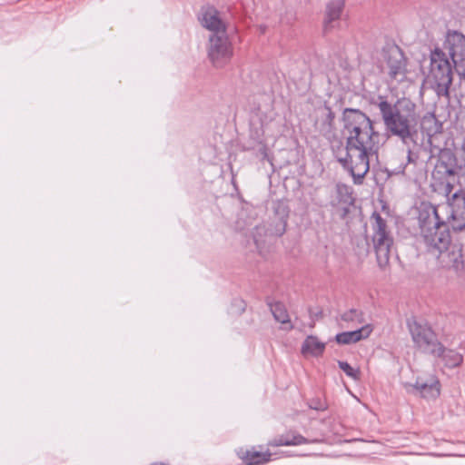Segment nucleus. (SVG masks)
Segmentation results:
<instances>
[{
  "mask_svg": "<svg viewBox=\"0 0 465 465\" xmlns=\"http://www.w3.org/2000/svg\"><path fill=\"white\" fill-rule=\"evenodd\" d=\"M408 327L412 341L420 351L430 355L442 352V344L428 324L413 321L408 322Z\"/></svg>",
  "mask_w": 465,
  "mask_h": 465,
  "instance_id": "nucleus-8",
  "label": "nucleus"
},
{
  "mask_svg": "<svg viewBox=\"0 0 465 465\" xmlns=\"http://www.w3.org/2000/svg\"><path fill=\"white\" fill-rule=\"evenodd\" d=\"M408 160H409V162L411 161V152L410 150L408 152Z\"/></svg>",
  "mask_w": 465,
  "mask_h": 465,
  "instance_id": "nucleus-29",
  "label": "nucleus"
},
{
  "mask_svg": "<svg viewBox=\"0 0 465 465\" xmlns=\"http://www.w3.org/2000/svg\"><path fill=\"white\" fill-rule=\"evenodd\" d=\"M311 408L312 409H315V410H321V409H323V407L322 406H313V405H310Z\"/></svg>",
  "mask_w": 465,
  "mask_h": 465,
  "instance_id": "nucleus-28",
  "label": "nucleus"
},
{
  "mask_svg": "<svg viewBox=\"0 0 465 465\" xmlns=\"http://www.w3.org/2000/svg\"><path fill=\"white\" fill-rule=\"evenodd\" d=\"M297 441H287L285 440V437L283 435H281L271 441H269L268 445L272 447H280V446H290L291 444H295Z\"/></svg>",
  "mask_w": 465,
  "mask_h": 465,
  "instance_id": "nucleus-26",
  "label": "nucleus"
},
{
  "mask_svg": "<svg viewBox=\"0 0 465 465\" xmlns=\"http://www.w3.org/2000/svg\"><path fill=\"white\" fill-rule=\"evenodd\" d=\"M420 236L426 245L427 251L437 254L450 245V235L448 226L440 220L437 209L432 205H423L419 211Z\"/></svg>",
  "mask_w": 465,
  "mask_h": 465,
  "instance_id": "nucleus-4",
  "label": "nucleus"
},
{
  "mask_svg": "<svg viewBox=\"0 0 465 465\" xmlns=\"http://www.w3.org/2000/svg\"><path fill=\"white\" fill-rule=\"evenodd\" d=\"M283 437H285V440H287V441H291V442L297 441V443L291 444L290 446H297V445H302V444H306L309 442L315 441V440L311 441V440H307L305 437H303L302 435L298 434V433H287V434L283 435Z\"/></svg>",
  "mask_w": 465,
  "mask_h": 465,
  "instance_id": "nucleus-25",
  "label": "nucleus"
},
{
  "mask_svg": "<svg viewBox=\"0 0 465 465\" xmlns=\"http://www.w3.org/2000/svg\"><path fill=\"white\" fill-rule=\"evenodd\" d=\"M198 19L211 32L207 48L208 58L214 67H223L233 55V46L228 37L224 20L220 12L205 5L199 12Z\"/></svg>",
  "mask_w": 465,
  "mask_h": 465,
  "instance_id": "nucleus-2",
  "label": "nucleus"
},
{
  "mask_svg": "<svg viewBox=\"0 0 465 465\" xmlns=\"http://www.w3.org/2000/svg\"><path fill=\"white\" fill-rule=\"evenodd\" d=\"M270 309L275 321L282 324L283 330L291 331L293 329V325L291 322L288 312L284 304L280 302L270 303Z\"/></svg>",
  "mask_w": 465,
  "mask_h": 465,
  "instance_id": "nucleus-19",
  "label": "nucleus"
},
{
  "mask_svg": "<svg viewBox=\"0 0 465 465\" xmlns=\"http://www.w3.org/2000/svg\"><path fill=\"white\" fill-rule=\"evenodd\" d=\"M372 332V327L366 324L351 331H344L336 335V341L340 344H350L368 338Z\"/></svg>",
  "mask_w": 465,
  "mask_h": 465,
  "instance_id": "nucleus-15",
  "label": "nucleus"
},
{
  "mask_svg": "<svg viewBox=\"0 0 465 465\" xmlns=\"http://www.w3.org/2000/svg\"><path fill=\"white\" fill-rule=\"evenodd\" d=\"M432 356L441 358L444 364L449 368H455L460 366L463 361V356L450 349H446L442 345V352L433 353Z\"/></svg>",
  "mask_w": 465,
  "mask_h": 465,
  "instance_id": "nucleus-21",
  "label": "nucleus"
},
{
  "mask_svg": "<svg viewBox=\"0 0 465 465\" xmlns=\"http://www.w3.org/2000/svg\"><path fill=\"white\" fill-rule=\"evenodd\" d=\"M237 454L245 465H262L272 460V453L269 450L260 451L254 447L250 450L241 449Z\"/></svg>",
  "mask_w": 465,
  "mask_h": 465,
  "instance_id": "nucleus-14",
  "label": "nucleus"
},
{
  "mask_svg": "<svg viewBox=\"0 0 465 465\" xmlns=\"http://www.w3.org/2000/svg\"><path fill=\"white\" fill-rule=\"evenodd\" d=\"M445 48L449 51L458 72L462 69V74H465V35L457 31L449 32Z\"/></svg>",
  "mask_w": 465,
  "mask_h": 465,
  "instance_id": "nucleus-10",
  "label": "nucleus"
},
{
  "mask_svg": "<svg viewBox=\"0 0 465 465\" xmlns=\"http://www.w3.org/2000/svg\"><path fill=\"white\" fill-rule=\"evenodd\" d=\"M430 455H432V456H438V457L442 456L441 454H434V453H431Z\"/></svg>",
  "mask_w": 465,
  "mask_h": 465,
  "instance_id": "nucleus-31",
  "label": "nucleus"
},
{
  "mask_svg": "<svg viewBox=\"0 0 465 465\" xmlns=\"http://www.w3.org/2000/svg\"><path fill=\"white\" fill-rule=\"evenodd\" d=\"M275 212L280 214V223L277 225L275 233L279 236L282 235L286 230L287 219H288V207L286 204L280 203L275 208Z\"/></svg>",
  "mask_w": 465,
  "mask_h": 465,
  "instance_id": "nucleus-22",
  "label": "nucleus"
},
{
  "mask_svg": "<svg viewBox=\"0 0 465 465\" xmlns=\"http://www.w3.org/2000/svg\"><path fill=\"white\" fill-rule=\"evenodd\" d=\"M447 188H448V189L450 190V184H447Z\"/></svg>",
  "mask_w": 465,
  "mask_h": 465,
  "instance_id": "nucleus-32",
  "label": "nucleus"
},
{
  "mask_svg": "<svg viewBox=\"0 0 465 465\" xmlns=\"http://www.w3.org/2000/svg\"><path fill=\"white\" fill-rule=\"evenodd\" d=\"M377 152L361 148L347 147L344 152L336 153L338 162L353 178L355 183H361L370 169V157Z\"/></svg>",
  "mask_w": 465,
  "mask_h": 465,
  "instance_id": "nucleus-6",
  "label": "nucleus"
},
{
  "mask_svg": "<svg viewBox=\"0 0 465 465\" xmlns=\"http://www.w3.org/2000/svg\"><path fill=\"white\" fill-rule=\"evenodd\" d=\"M371 104L379 108L389 134L400 138L404 143L412 138L420 119L414 102L404 97L391 104L386 96L378 95Z\"/></svg>",
  "mask_w": 465,
  "mask_h": 465,
  "instance_id": "nucleus-1",
  "label": "nucleus"
},
{
  "mask_svg": "<svg viewBox=\"0 0 465 465\" xmlns=\"http://www.w3.org/2000/svg\"><path fill=\"white\" fill-rule=\"evenodd\" d=\"M422 132L426 133L428 136H433L441 133L442 124L436 118L432 113H427L423 115L420 121Z\"/></svg>",
  "mask_w": 465,
  "mask_h": 465,
  "instance_id": "nucleus-20",
  "label": "nucleus"
},
{
  "mask_svg": "<svg viewBox=\"0 0 465 465\" xmlns=\"http://www.w3.org/2000/svg\"><path fill=\"white\" fill-rule=\"evenodd\" d=\"M342 120L347 147L378 151L380 134L374 130L373 122L366 114L358 109L346 108Z\"/></svg>",
  "mask_w": 465,
  "mask_h": 465,
  "instance_id": "nucleus-3",
  "label": "nucleus"
},
{
  "mask_svg": "<svg viewBox=\"0 0 465 465\" xmlns=\"http://www.w3.org/2000/svg\"><path fill=\"white\" fill-rule=\"evenodd\" d=\"M338 365L348 377L355 381L360 380L361 371L359 369H354L348 362L342 361H339Z\"/></svg>",
  "mask_w": 465,
  "mask_h": 465,
  "instance_id": "nucleus-24",
  "label": "nucleus"
},
{
  "mask_svg": "<svg viewBox=\"0 0 465 465\" xmlns=\"http://www.w3.org/2000/svg\"><path fill=\"white\" fill-rule=\"evenodd\" d=\"M358 314H359L358 311L351 310L349 312L344 313V315L342 316V319L344 321H351L353 319V317L358 316Z\"/></svg>",
  "mask_w": 465,
  "mask_h": 465,
  "instance_id": "nucleus-27",
  "label": "nucleus"
},
{
  "mask_svg": "<svg viewBox=\"0 0 465 465\" xmlns=\"http://www.w3.org/2000/svg\"><path fill=\"white\" fill-rule=\"evenodd\" d=\"M343 9L342 2H330L326 8L324 18V30L328 31L335 27V23L341 17Z\"/></svg>",
  "mask_w": 465,
  "mask_h": 465,
  "instance_id": "nucleus-18",
  "label": "nucleus"
},
{
  "mask_svg": "<svg viewBox=\"0 0 465 465\" xmlns=\"http://www.w3.org/2000/svg\"><path fill=\"white\" fill-rule=\"evenodd\" d=\"M406 389L409 392L417 391L420 396L426 399H436L440 393V384L436 377H433L430 383L418 380L415 384H407Z\"/></svg>",
  "mask_w": 465,
  "mask_h": 465,
  "instance_id": "nucleus-13",
  "label": "nucleus"
},
{
  "mask_svg": "<svg viewBox=\"0 0 465 465\" xmlns=\"http://www.w3.org/2000/svg\"><path fill=\"white\" fill-rule=\"evenodd\" d=\"M382 72L386 73L391 81L402 82L407 75V58L397 45L388 46L382 51Z\"/></svg>",
  "mask_w": 465,
  "mask_h": 465,
  "instance_id": "nucleus-9",
  "label": "nucleus"
},
{
  "mask_svg": "<svg viewBox=\"0 0 465 465\" xmlns=\"http://www.w3.org/2000/svg\"><path fill=\"white\" fill-rule=\"evenodd\" d=\"M440 263L448 269H452L456 272H460L464 269V262L462 260L461 250L456 246H448L442 251H437L435 254Z\"/></svg>",
  "mask_w": 465,
  "mask_h": 465,
  "instance_id": "nucleus-12",
  "label": "nucleus"
},
{
  "mask_svg": "<svg viewBox=\"0 0 465 465\" xmlns=\"http://www.w3.org/2000/svg\"><path fill=\"white\" fill-rule=\"evenodd\" d=\"M430 71L427 82L438 96L449 97L450 87L452 84V66L446 54L436 48L431 51Z\"/></svg>",
  "mask_w": 465,
  "mask_h": 465,
  "instance_id": "nucleus-5",
  "label": "nucleus"
},
{
  "mask_svg": "<svg viewBox=\"0 0 465 465\" xmlns=\"http://www.w3.org/2000/svg\"><path fill=\"white\" fill-rule=\"evenodd\" d=\"M152 465H166V464L163 463V462H155V463H153Z\"/></svg>",
  "mask_w": 465,
  "mask_h": 465,
  "instance_id": "nucleus-30",
  "label": "nucleus"
},
{
  "mask_svg": "<svg viewBox=\"0 0 465 465\" xmlns=\"http://www.w3.org/2000/svg\"><path fill=\"white\" fill-rule=\"evenodd\" d=\"M335 114L331 109L325 105L322 110V118L319 123V130L321 134L326 138L330 139L335 134L334 124Z\"/></svg>",
  "mask_w": 465,
  "mask_h": 465,
  "instance_id": "nucleus-16",
  "label": "nucleus"
},
{
  "mask_svg": "<svg viewBox=\"0 0 465 465\" xmlns=\"http://www.w3.org/2000/svg\"><path fill=\"white\" fill-rule=\"evenodd\" d=\"M371 240L376 252L377 262L381 269H385L389 265L393 238L388 230L386 221L380 213L374 212L371 215Z\"/></svg>",
  "mask_w": 465,
  "mask_h": 465,
  "instance_id": "nucleus-7",
  "label": "nucleus"
},
{
  "mask_svg": "<svg viewBox=\"0 0 465 465\" xmlns=\"http://www.w3.org/2000/svg\"><path fill=\"white\" fill-rule=\"evenodd\" d=\"M449 223L454 231L465 229V197L462 194L454 193L450 201Z\"/></svg>",
  "mask_w": 465,
  "mask_h": 465,
  "instance_id": "nucleus-11",
  "label": "nucleus"
},
{
  "mask_svg": "<svg viewBox=\"0 0 465 465\" xmlns=\"http://www.w3.org/2000/svg\"><path fill=\"white\" fill-rule=\"evenodd\" d=\"M325 343L321 341L316 336H308L302 345L301 351L304 356L318 357L323 353Z\"/></svg>",
  "mask_w": 465,
  "mask_h": 465,
  "instance_id": "nucleus-17",
  "label": "nucleus"
},
{
  "mask_svg": "<svg viewBox=\"0 0 465 465\" xmlns=\"http://www.w3.org/2000/svg\"><path fill=\"white\" fill-rule=\"evenodd\" d=\"M336 193L338 198V203H342L345 204H351L352 203V196L350 192V187L342 184L338 183L336 185Z\"/></svg>",
  "mask_w": 465,
  "mask_h": 465,
  "instance_id": "nucleus-23",
  "label": "nucleus"
}]
</instances>
